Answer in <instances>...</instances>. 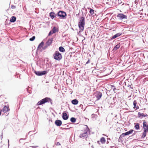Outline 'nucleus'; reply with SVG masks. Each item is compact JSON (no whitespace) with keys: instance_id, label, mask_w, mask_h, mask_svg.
<instances>
[{"instance_id":"nucleus-39","label":"nucleus","mask_w":148,"mask_h":148,"mask_svg":"<svg viewBox=\"0 0 148 148\" xmlns=\"http://www.w3.org/2000/svg\"><path fill=\"white\" fill-rule=\"evenodd\" d=\"M133 130H130V134L132 133L133 132Z\"/></svg>"},{"instance_id":"nucleus-10","label":"nucleus","mask_w":148,"mask_h":148,"mask_svg":"<svg viewBox=\"0 0 148 148\" xmlns=\"http://www.w3.org/2000/svg\"><path fill=\"white\" fill-rule=\"evenodd\" d=\"M49 16L51 18L53 19L56 16L57 17V14H56L54 12H51L49 13Z\"/></svg>"},{"instance_id":"nucleus-30","label":"nucleus","mask_w":148,"mask_h":148,"mask_svg":"<svg viewBox=\"0 0 148 148\" xmlns=\"http://www.w3.org/2000/svg\"><path fill=\"white\" fill-rule=\"evenodd\" d=\"M123 134L125 136L129 135V134H130V131H128L127 132L123 133Z\"/></svg>"},{"instance_id":"nucleus-36","label":"nucleus","mask_w":148,"mask_h":148,"mask_svg":"<svg viewBox=\"0 0 148 148\" xmlns=\"http://www.w3.org/2000/svg\"><path fill=\"white\" fill-rule=\"evenodd\" d=\"M123 133L120 135V138H122L123 137L125 136L124 135H123Z\"/></svg>"},{"instance_id":"nucleus-18","label":"nucleus","mask_w":148,"mask_h":148,"mask_svg":"<svg viewBox=\"0 0 148 148\" xmlns=\"http://www.w3.org/2000/svg\"><path fill=\"white\" fill-rule=\"evenodd\" d=\"M120 47V44H117L114 47L113 49V50L114 51H116L118 49H119Z\"/></svg>"},{"instance_id":"nucleus-20","label":"nucleus","mask_w":148,"mask_h":148,"mask_svg":"<svg viewBox=\"0 0 148 148\" xmlns=\"http://www.w3.org/2000/svg\"><path fill=\"white\" fill-rule=\"evenodd\" d=\"M59 51L61 52H64L65 51V50L64 47L61 46L59 47Z\"/></svg>"},{"instance_id":"nucleus-26","label":"nucleus","mask_w":148,"mask_h":148,"mask_svg":"<svg viewBox=\"0 0 148 148\" xmlns=\"http://www.w3.org/2000/svg\"><path fill=\"white\" fill-rule=\"evenodd\" d=\"M52 31V32H53L54 33H56L57 31H58L57 30L56 28L55 27H54L53 28Z\"/></svg>"},{"instance_id":"nucleus-19","label":"nucleus","mask_w":148,"mask_h":148,"mask_svg":"<svg viewBox=\"0 0 148 148\" xmlns=\"http://www.w3.org/2000/svg\"><path fill=\"white\" fill-rule=\"evenodd\" d=\"M78 101L76 99H73L71 101L72 103L74 105L77 104L78 103Z\"/></svg>"},{"instance_id":"nucleus-48","label":"nucleus","mask_w":148,"mask_h":148,"mask_svg":"<svg viewBox=\"0 0 148 148\" xmlns=\"http://www.w3.org/2000/svg\"><path fill=\"white\" fill-rule=\"evenodd\" d=\"M130 88H132V87H131V85H130Z\"/></svg>"},{"instance_id":"nucleus-11","label":"nucleus","mask_w":148,"mask_h":148,"mask_svg":"<svg viewBox=\"0 0 148 148\" xmlns=\"http://www.w3.org/2000/svg\"><path fill=\"white\" fill-rule=\"evenodd\" d=\"M10 109L9 108V107L7 106H5L3 108L2 110V111H3L4 112L6 113Z\"/></svg>"},{"instance_id":"nucleus-22","label":"nucleus","mask_w":148,"mask_h":148,"mask_svg":"<svg viewBox=\"0 0 148 148\" xmlns=\"http://www.w3.org/2000/svg\"><path fill=\"white\" fill-rule=\"evenodd\" d=\"M100 141L102 144H104L106 142L105 138L104 137H102L100 139Z\"/></svg>"},{"instance_id":"nucleus-27","label":"nucleus","mask_w":148,"mask_h":148,"mask_svg":"<svg viewBox=\"0 0 148 148\" xmlns=\"http://www.w3.org/2000/svg\"><path fill=\"white\" fill-rule=\"evenodd\" d=\"M129 140V139H128V138L127 140H126L125 141V143L126 145L127 146V145H129L130 143Z\"/></svg>"},{"instance_id":"nucleus-1","label":"nucleus","mask_w":148,"mask_h":148,"mask_svg":"<svg viewBox=\"0 0 148 148\" xmlns=\"http://www.w3.org/2000/svg\"><path fill=\"white\" fill-rule=\"evenodd\" d=\"M85 20L84 17H82L80 18V21L78 23V26L80 29L79 32H82L84 29Z\"/></svg>"},{"instance_id":"nucleus-47","label":"nucleus","mask_w":148,"mask_h":148,"mask_svg":"<svg viewBox=\"0 0 148 148\" xmlns=\"http://www.w3.org/2000/svg\"><path fill=\"white\" fill-rule=\"evenodd\" d=\"M38 147V146H34V148H36V147Z\"/></svg>"},{"instance_id":"nucleus-16","label":"nucleus","mask_w":148,"mask_h":148,"mask_svg":"<svg viewBox=\"0 0 148 148\" xmlns=\"http://www.w3.org/2000/svg\"><path fill=\"white\" fill-rule=\"evenodd\" d=\"M16 20V18L12 16L11 17V18H10V21L11 22L14 23L15 22Z\"/></svg>"},{"instance_id":"nucleus-6","label":"nucleus","mask_w":148,"mask_h":148,"mask_svg":"<svg viewBox=\"0 0 148 148\" xmlns=\"http://www.w3.org/2000/svg\"><path fill=\"white\" fill-rule=\"evenodd\" d=\"M66 16V13L63 11H60L57 13V17L58 16L60 18L64 19Z\"/></svg>"},{"instance_id":"nucleus-35","label":"nucleus","mask_w":148,"mask_h":148,"mask_svg":"<svg viewBox=\"0 0 148 148\" xmlns=\"http://www.w3.org/2000/svg\"><path fill=\"white\" fill-rule=\"evenodd\" d=\"M49 46H47V45L46 44H45V45L43 49H45L47 48Z\"/></svg>"},{"instance_id":"nucleus-44","label":"nucleus","mask_w":148,"mask_h":148,"mask_svg":"<svg viewBox=\"0 0 148 148\" xmlns=\"http://www.w3.org/2000/svg\"><path fill=\"white\" fill-rule=\"evenodd\" d=\"M97 143L99 144H100V142H99V141H97Z\"/></svg>"},{"instance_id":"nucleus-5","label":"nucleus","mask_w":148,"mask_h":148,"mask_svg":"<svg viewBox=\"0 0 148 148\" xmlns=\"http://www.w3.org/2000/svg\"><path fill=\"white\" fill-rule=\"evenodd\" d=\"M53 58L55 60L59 61L62 58V56L61 53L58 51H56L53 54Z\"/></svg>"},{"instance_id":"nucleus-38","label":"nucleus","mask_w":148,"mask_h":148,"mask_svg":"<svg viewBox=\"0 0 148 148\" xmlns=\"http://www.w3.org/2000/svg\"><path fill=\"white\" fill-rule=\"evenodd\" d=\"M125 85L126 86V87H125L126 88L127 87L129 88V86H130V85L128 84L127 86H126V82H125Z\"/></svg>"},{"instance_id":"nucleus-34","label":"nucleus","mask_w":148,"mask_h":148,"mask_svg":"<svg viewBox=\"0 0 148 148\" xmlns=\"http://www.w3.org/2000/svg\"><path fill=\"white\" fill-rule=\"evenodd\" d=\"M141 114L140 113V112H138V117H140V116H141Z\"/></svg>"},{"instance_id":"nucleus-21","label":"nucleus","mask_w":148,"mask_h":148,"mask_svg":"<svg viewBox=\"0 0 148 148\" xmlns=\"http://www.w3.org/2000/svg\"><path fill=\"white\" fill-rule=\"evenodd\" d=\"M44 44V43L43 42H42L38 45V47L37 50L40 49L41 47H42Z\"/></svg>"},{"instance_id":"nucleus-33","label":"nucleus","mask_w":148,"mask_h":148,"mask_svg":"<svg viewBox=\"0 0 148 148\" xmlns=\"http://www.w3.org/2000/svg\"><path fill=\"white\" fill-rule=\"evenodd\" d=\"M11 8L12 9H14L16 8V6H14L13 5H12L11 6Z\"/></svg>"},{"instance_id":"nucleus-49","label":"nucleus","mask_w":148,"mask_h":148,"mask_svg":"<svg viewBox=\"0 0 148 148\" xmlns=\"http://www.w3.org/2000/svg\"><path fill=\"white\" fill-rule=\"evenodd\" d=\"M49 82H46V83H48Z\"/></svg>"},{"instance_id":"nucleus-51","label":"nucleus","mask_w":148,"mask_h":148,"mask_svg":"<svg viewBox=\"0 0 148 148\" xmlns=\"http://www.w3.org/2000/svg\"><path fill=\"white\" fill-rule=\"evenodd\" d=\"M1 136L2 138V134L1 135Z\"/></svg>"},{"instance_id":"nucleus-31","label":"nucleus","mask_w":148,"mask_h":148,"mask_svg":"<svg viewBox=\"0 0 148 148\" xmlns=\"http://www.w3.org/2000/svg\"><path fill=\"white\" fill-rule=\"evenodd\" d=\"M54 33H53V32H52V31H50L49 33V34H48V36H50V35L52 34H54Z\"/></svg>"},{"instance_id":"nucleus-41","label":"nucleus","mask_w":148,"mask_h":148,"mask_svg":"<svg viewBox=\"0 0 148 148\" xmlns=\"http://www.w3.org/2000/svg\"><path fill=\"white\" fill-rule=\"evenodd\" d=\"M133 31H130V34H133Z\"/></svg>"},{"instance_id":"nucleus-2","label":"nucleus","mask_w":148,"mask_h":148,"mask_svg":"<svg viewBox=\"0 0 148 148\" xmlns=\"http://www.w3.org/2000/svg\"><path fill=\"white\" fill-rule=\"evenodd\" d=\"M86 128L83 133L80 134L79 137L83 139H86L88 137V134L90 133V130L87 125H86Z\"/></svg>"},{"instance_id":"nucleus-32","label":"nucleus","mask_w":148,"mask_h":148,"mask_svg":"<svg viewBox=\"0 0 148 148\" xmlns=\"http://www.w3.org/2000/svg\"><path fill=\"white\" fill-rule=\"evenodd\" d=\"M54 33H53V32H52V31H50L49 33V34H48V36H50V35L52 34H54Z\"/></svg>"},{"instance_id":"nucleus-9","label":"nucleus","mask_w":148,"mask_h":148,"mask_svg":"<svg viewBox=\"0 0 148 148\" xmlns=\"http://www.w3.org/2000/svg\"><path fill=\"white\" fill-rule=\"evenodd\" d=\"M95 96L97 98V100H99L101 97L102 93L100 92H97Z\"/></svg>"},{"instance_id":"nucleus-13","label":"nucleus","mask_w":148,"mask_h":148,"mask_svg":"<svg viewBox=\"0 0 148 148\" xmlns=\"http://www.w3.org/2000/svg\"><path fill=\"white\" fill-rule=\"evenodd\" d=\"M62 117L63 119L64 120H66L68 118V116L67 115V114L64 112L62 113Z\"/></svg>"},{"instance_id":"nucleus-43","label":"nucleus","mask_w":148,"mask_h":148,"mask_svg":"<svg viewBox=\"0 0 148 148\" xmlns=\"http://www.w3.org/2000/svg\"><path fill=\"white\" fill-rule=\"evenodd\" d=\"M8 146H9V140H8Z\"/></svg>"},{"instance_id":"nucleus-25","label":"nucleus","mask_w":148,"mask_h":148,"mask_svg":"<svg viewBox=\"0 0 148 148\" xmlns=\"http://www.w3.org/2000/svg\"><path fill=\"white\" fill-rule=\"evenodd\" d=\"M70 121L72 123H75L76 121V119L74 117H72Z\"/></svg>"},{"instance_id":"nucleus-23","label":"nucleus","mask_w":148,"mask_h":148,"mask_svg":"<svg viewBox=\"0 0 148 148\" xmlns=\"http://www.w3.org/2000/svg\"><path fill=\"white\" fill-rule=\"evenodd\" d=\"M89 12L90 13L91 15L93 16H94V11L93 10L90 9L89 11Z\"/></svg>"},{"instance_id":"nucleus-45","label":"nucleus","mask_w":148,"mask_h":148,"mask_svg":"<svg viewBox=\"0 0 148 148\" xmlns=\"http://www.w3.org/2000/svg\"><path fill=\"white\" fill-rule=\"evenodd\" d=\"M137 2V1L136 0H135V3H136Z\"/></svg>"},{"instance_id":"nucleus-54","label":"nucleus","mask_w":148,"mask_h":148,"mask_svg":"<svg viewBox=\"0 0 148 148\" xmlns=\"http://www.w3.org/2000/svg\"><path fill=\"white\" fill-rule=\"evenodd\" d=\"M108 142V141H107V143Z\"/></svg>"},{"instance_id":"nucleus-52","label":"nucleus","mask_w":148,"mask_h":148,"mask_svg":"<svg viewBox=\"0 0 148 148\" xmlns=\"http://www.w3.org/2000/svg\"><path fill=\"white\" fill-rule=\"evenodd\" d=\"M134 33H137V32H134Z\"/></svg>"},{"instance_id":"nucleus-3","label":"nucleus","mask_w":148,"mask_h":148,"mask_svg":"<svg viewBox=\"0 0 148 148\" xmlns=\"http://www.w3.org/2000/svg\"><path fill=\"white\" fill-rule=\"evenodd\" d=\"M49 102L51 104H52V100L50 98L46 97L39 101L38 102L37 105L38 106L41 105L46 103Z\"/></svg>"},{"instance_id":"nucleus-24","label":"nucleus","mask_w":148,"mask_h":148,"mask_svg":"<svg viewBox=\"0 0 148 148\" xmlns=\"http://www.w3.org/2000/svg\"><path fill=\"white\" fill-rule=\"evenodd\" d=\"M135 124V127L136 129V130H138L139 129V124L138 123H134Z\"/></svg>"},{"instance_id":"nucleus-28","label":"nucleus","mask_w":148,"mask_h":148,"mask_svg":"<svg viewBox=\"0 0 148 148\" xmlns=\"http://www.w3.org/2000/svg\"><path fill=\"white\" fill-rule=\"evenodd\" d=\"M35 38V37L34 36H32L31 38L29 39V40L30 41H33Z\"/></svg>"},{"instance_id":"nucleus-8","label":"nucleus","mask_w":148,"mask_h":148,"mask_svg":"<svg viewBox=\"0 0 148 148\" xmlns=\"http://www.w3.org/2000/svg\"><path fill=\"white\" fill-rule=\"evenodd\" d=\"M117 17L120 20L126 19L127 18V16L126 15L121 13L118 14L117 15Z\"/></svg>"},{"instance_id":"nucleus-46","label":"nucleus","mask_w":148,"mask_h":148,"mask_svg":"<svg viewBox=\"0 0 148 148\" xmlns=\"http://www.w3.org/2000/svg\"><path fill=\"white\" fill-rule=\"evenodd\" d=\"M65 129L66 130H68V129H69V128H65Z\"/></svg>"},{"instance_id":"nucleus-29","label":"nucleus","mask_w":148,"mask_h":148,"mask_svg":"<svg viewBox=\"0 0 148 148\" xmlns=\"http://www.w3.org/2000/svg\"><path fill=\"white\" fill-rule=\"evenodd\" d=\"M148 115L147 114H144V113L141 114V117L143 118L147 116Z\"/></svg>"},{"instance_id":"nucleus-37","label":"nucleus","mask_w":148,"mask_h":148,"mask_svg":"<svg viewBox=\"0 0 148 148\" xmlns=\"http://www.w3.org/2000/svg\"><path fill=\"white\" fill-rule=\"evenodd\" d=\"M56 145H61L60 144V143L59 142H57L56 143Z\"/></svg>"},{"instance_id":"nucleus-12","label":"nucleus","mask_w":148,"mask_h":148,"mask_svg":"<svg viewBox=\"0 0 148 148\" xmlns=\"http://www.w3.org/2000/svg\"><path fill=\"white\" fill-rule=\"evenodd\" d=\"M55 124L57 126H60L61 125L62 122L59 120H56L55 121Z\"/></svg>"},{"instance_id":"nucleus-14","label":"nucleus","mask_w":148,"mask_h":148,"mask_svg":"<svg viewBox=\"0 0 148 148\" xmlns=\"http://www.w3.org/2000/svg\"><path fill=\"white\" fill-rule=\"evenodd\" d=\"M53 40V38H51L49 39L48 41L46 42V44L47 45V46H50L52 43V42Z\"/></svg>"},{"instance_id":"nucleus-7","label":"nucleus","mask_w":148,"mask_h":148,"mask_svg":"<svg viewBox=\"0 0 148 148\" xmlns=\"http://www.w3.org/2000/svg\"><path fill=\"white\" fill-rule=\"evenodd\" d=\"M47 73L46 71H36L35 72V74L38 76H40L46 74Z\"/></svg>"},{"instance_id":"nucleus-42","label":"nucleus","mask_w":148,"mask_h":148,"mask_svg":"<svg viewBox=\"0 0 148 148\" xmlns=\"http://www.w3.org/2000/svg\"><path fill=\"white\" fill-rule=\"evenodd\" d=\"M1 112L2 110L0 109V115H1Z\"/></svg>"},{"instance_id":"nucleus-53","label":"nucleus","mask_w":148,"mask_h":148,"mask_svg":"<svg viewBox=\"0 0 148 148\" xmlns=\"http://www.w3.org/2000/svg\"><path fill=\"white\" fill-rule=\"evenodd\" d=\"M21 139H22V138H21V139H20V140H21Z\"/></svg>"},{"instance_id":"nucleus-40","label":"nucleus","mask_w":148,"mask_h":148,"mask_svg":"<svg viewBox=\"0 0 148 148\" xmlns=\"http://www.w3.org/2000/svg\"><path fill=\"white\" fill-rule=\"evenodd\" d=\"M90 62V60L89 59L88 61L86 62V64H88Z\"/></svg>"},{"instance_id":"nucleus-15","label":"nucleus","mask_w":148,"mask_h":148,"mask_svg":"<svg viewBox=\"0 0 148 148\" xmlns=\"http://www.w3.org/2000/svg\"><path fill=\"white\" fill-rule=\"evenodd\" d=\"M121 34L120 33H118L116 34L115 35H114V36H112V38H111V40H113V39H114L117 37L121 35Z\"/></svg>"},{"instance_id":"nucleus-4","label":"nucleus","mask_w":148,"mask_h":148,"mask_svg":"<svg viewBox=\"0 0 148 148\" xmlns=\"http://www.w3.org/2000/svg\"><path fill=\"white\" fill-rule=\"evenodd\" d=\"M144 132L141 136L142 138H145L146 135V134L148 132V126L146 122L144 121L143 123Z\"/></svg>"},{"instance_id":"nucleus-50","label":"nucleus","mask_w":148,"mask_h":148,"mask_svg":"<svg viewBox=\"0 0 148 148\" xmlns=\"http://www.w3.org/2000/svg\"><path fill=\"white\" fill-rule=\"evenodd\" d=\"M1 136L2 138V134L1 135Z\"/></svg>"},{"instance_id":"nucleus-17","label":"nucleus","mask_w":148,"mask_h":148,"mask_svg":"<svg viewBox=\"0 0 148 148\" xmlns=\"http://www.w3.org/2000/svg\"><path fill=\"white\" fill-rule=\"evenodd\" d=\"M137 102L135 100L133 102V105L134 106V109L137 110L138 108V106L136 107Z\"/></svg>"}]
</instances>
